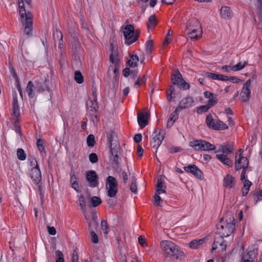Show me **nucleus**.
<instances>
[{"instance_id": "obj_5", "label": "nucleus", "mask_w": 262, "mask_h": 262, "mask_svg": "<svg viewBox=\"0 0 262 262\" xmlns=\"http://www.w3.org/2000/svg\"><path fill=\"white\" fill-rule=\"evenodd\" d=\"M206 123L209 128L214 130H224L228 128V125L223 121L219 119H213L211 114L207 116Z\"/></svg>"}, {"instance_id": "obj_31", "label": "nucleus", "mask_w": 262, "mask_h": 262, "mask_svg": "<svg viewBox=\"0 0 262 262\" xmlns=\"http://www.w3.org/2000/svg\"><path fill=\"white\" fill-rule=\"evenodd\" d=\"M138 61L139 58L137 55H132L130 56V59L127 62V64L129 67L134 68L137 66Z\"/></svg>"}, {"instance_id": "obj_3", "label": "nucleus", "mask_w": 262, "mask_h": 262, "mask_svg": "<svg viewBox=\"0 0 262 262\" xmlns=\"http://www.w3.org/2000/svg\"><path fill=\"white\" fill-rule=\"evenodd\" d=\"M233 219L230 222L221 219L219 223L216 224V233L222 236L227 237L232 233L235 229V224L233 223Z\"/></svg>"}, {"instance_id": "obj_40", "label": "nucleus", "mask_w": 262, "mask_h": 262, "mask_svg": "<svg viewBox=\"0 0 262 262\" xmlns=\"http://www.w3.org/2000/svg\"><path fill=\"white\" fill-rule=\"evenodd\" d=\"M172 95H173L174 96L176 95L175 86L174 85H171L169 90L167 91V98L169 101H172Z\"/></svg>"}, {"instance_id": "obj_20", "label": "nucleus", "mask_w": 262, "mask_h": 262, "mask_svg": "<svg viewBox=\"0 0 262 262\" xmlns=\"http://www.w3.org/2000/svg\"><path fill=\"white\" fill-rule=\"evenodd\" d=\"M235 183V178L231 174H227L223 179V185L226 188L231 189L234 187Z\"/></svg>"}, {"instance_id": "obj_39", "label": "nucleus", "mask_w": 262, "mask_h": 262, "mask_svg": "<svg viewBox=\"0 0 262 262\" xmlns=\"http://www.w3.org/2000/svg\"><path fill=\"white\" fill-rule=\"evenodd\" d=\"M74 79L76 82L79 84H81L83 82V77L81 72L79 71H75Z\"/></svg>"}, {"instance_id": "obj_44", "label": "nucleus", "mask_w": 262, "mask_h": 262, "mask_svg": "<svg viewBox=\"0 0 262 262\" xmlns=\"http://www.w3.org/2000/svg\"><path fill=\"white\" fill-rule=\"evenodd\" d=\"M91 202L93 207H96L102 203V201L100 198L93 196L91 199Z\"/></svg>"}, {"instance_id": "obj_33", "label": "nucleus", "mask_w": 262, "mask_h": 262, "mask_svg": "<svg viewBox=\"0 0 262 262\" xmlns=\"http://www.w3.org/2000/svg\"><path fill=\"white\" fill-rule=\"evenodd\" d=\"M220 13L224 18H229L231 17V10L228 7H222L220 10Z\"/></svg>"}, {"instance_id": "obj_27", "label": "nucleus", "mask_w": 262, "mask_h": 262, "mask_svg": "<svg viewBox=\"0 0 262 262\" xmlns=\"http://www.w3.org/2000/svg\"><path fill=\"white\" fill-rule=\"evenodd\" d=\"M187 33L191 39L196 40L201 37L202 34V30L201 28L190 30V31H186Z\"/></svg>"}, {"instance_id": "obj_53", "label": "nucleus", "mask_w": 262, "mask_h": 262, "mask_svg": "<svg viewBox=\"0 0 262 262\" xmlns=\"http://www.w3.org/2000/svg\"><path fill=\"white\" fill-rule=\"evenodd\" d=\"M154 199H155V204L158 206H161V205L162 204V200H161V198L159 196V194L158 193V194H156L154 195Z\"/></svg>"}, {"instance_id": "obj_64", "label": "nucleus", "mask_w": 262, "mask_h": 262, "mask_svg": "<svg viewBox=\"0 0 262 262\" xmlns=\"http://www.w3.org/2000/svg\"><path fill=\"white\" fill-rule=\"evenodd\" d=\"M77 178L76 176V175L74 173L71 172L70 173V183H71V184H72L73 183L77 182Z\"/></svg>"}, {"instance_id": "obj_62", "label": "nucleus", "mask_w": 262, "mask_h": 262, "mask_svg": "<svg viewBox=\"0 0 262 262\" xmlns=\"http://www.w3.org/2000/svg\"><path fill=\"white\" fill-rule=\"evenodd\" d=\"M15 82L16 84L17 89L18 90V91L19 92L20 96L21 97H23V92H22V90L21 89L20 84V82H19L18 78H16L15 79Z\"/></svg>"}, {"instance_id": "obj_29", "label": "nucleus", "mask_w": 262, "mask_h": 262, "mask_svg": "<svg viewBox=\"0 0 262 262\" xmlns=\"http://www.w3.org/2000/svg\"><path fill=\"white\" fill-rule=\"evenodd\" d=\"M156 187L157 192L159 194L165 192L166 187L164 186V181L162 178L158 179Z\"/></svg>"}, {"instance_id": "obj_45", "label": "nucleus", "mask_w": 262, "mask_h": 262, "mask_svg": "<svg viewBox=\"0 0 262 262\" xmlns=\"http://www.w3.org/2000/svg\"><path fill=\"white\" fill-rule=\"evenodd\" d=\"M211 107V106L208 103H207L206 105H202L198 107L197 108V113L199 114L205 113L207 112L208 110Z\"/></svg>"}, {"instance_id": "obj_49", "label": "nucleus", "mask_w": 262, "mask_h": 262, "mask_svg": "<svg viewBox=\"0 0 262 262\" xmlns=\"http://www.w3.org/2000/svg\"><path fill=\"white\" fill-rule=\"evenodd\" d=\"M101 227L103 230V233L106 235L108 233V226L107 222L105 220H102L101 222Z\"/></svg>"}, {"instance_id": "obj_34", "label": "nucleus", "mask_w": 262, "mask_h": 262, "mask_svg": "<svg viewBox=\"0 0 262 262\" xmlns=\"http://www.w3.org/2000/svg\"><path fill=\"white\" fill-rule=\"evenodd\" d=\"M204 243V239L201 238L193 240L189 243V247L193 249L199 248Z\"/></svg>"}, {"instance_id": "obj_42", "label": "nucleus", "mask_w": 262, "mask_h": 262, "mask_svg": "<svg viewBox=\"0 0 262 262\" xmlns=\"http://www.w3.org/2000/svg\"><path fill=\"white\" fill-rule=\"evenodd\" d=\"M146 79L147 78L145 75H144L142 77L138 78L134 84V86L136 88L140 86L141 85L145 83Z\"/></svg>"}, {"instance_id": "obj_18", "label": "nucleus", "mask_w": 262, "mask_h": 262, "mask_svg": "<svg viewBox=\"0 0 262 262\" xmlns=\"http://www.w3.org/2000/svg\"><path fill=\"white\" fill-rule=\"evenodd\" d=\"M30 176L33 182L38 184L41 180V174L39 167L31 168L29 171Z\"/></svg>"}, {"instance_id": "obj_60", "label": "nucleus", "mask_w": 262, "mask_h": 262, "mask_svg": "<svg viewBox=\"0 0 262 262\" xmlns=\"http://www.w3.org/2000/svg\"><path fill=\"white\" fill-rule=\"evenodd\" d=\"M181 150L182 148L180 147H171L168 149V151L170 154L178 152Z\"/></svg>"}, {"instance_id": "obj_37", "label": "nucleus", "mask_w": 262, "mask_h": 262, "mask_svg": "<svg viewBox=\"0 0 262 262\" xmlns=\"http://www.w3.org/2000/svg\"><path fill=\"white\" fill-rule=\"evenodd\" d=\"M34 88V85L32 81H30L27 84L26 88V92L28 93V96L30 98H33L34 96L33 94V89Z\"/></svg>"}, {"instance_id": "obj_2", "label": "nucleus", "mask_w": 262, "mask_h": 262, "mask_svg": "<svg viewBox=\"0 0 262 262\" xmlns=\"http://www.w3.org/2000/svg\"><path fill=\"white\" fill-rule=\"evenodd\" d=\"M161 246L167 256L175 257L176 259L184 256V252L174 243L170 241H163L160 243Z\"/></svg>"}, {"instance_id": "obj_24", "label": "nucleus", "mask_w": 262, "mask_h": 262, "mask_svg": "<svg viewBox=\"0 0 262 262\" xmlns=\"http://www.w3.org/2000/svg\"><path fill=\"white\" fill-rule=\"evenodd\" d=\"M12 109H13V116L14 117L20 116L19 106L18 103L17 94L16 92L13 95Z\"/></svg>"}, {"instance_id": "obj_23", "label": "nucleus", "mask_w": 262, "mask_h": 262, "mask_svg": "<svg viewBox=\"0 0 262 262\" xmlns=\"http://www.w3.org/2000/svg\"><path fill=\"white\" fill-rule=\"evenodd\" d=\"M233 150V143H227L224 145H220L219 147V150L216 152H222V154H225V155H228L231 153Z\"/></svg>"}, {"instance_id": "obj_28", "label": "nucleus", "mask_w": 262, "mask_h": 262, "mask_svg": "<svg viewBox=\"0 0 262 262\" xmlns=\"http://www.w3.org/2000/svg\"><path fill=\"white\" fill-rule=\"evenodd\" d=\"M216 158L224 165L229 167H232L233 162L232 160L227 157V155L224 154H216Z\"/></svg>"}, {"instance_id": "obj_56", "label": "nucleus", "mask_w": 262, "mask_h": 262, "mask_svg": "<svg viewBox=\"0 0 262 262\" xmlns=\"http://www.w3.org/2000/svg\"><path fill=\"white\" fill-rule=\"evenodd\" d=\"M29 160L30 161V166L32 167V168L39 167V166L37 164V162L35 158H29Z\"/></svg>"}, {"instance_id": "obj_57", "label": "nucleus", "mask_w": 262, "mask_h": 262, "mask_svg": "<svg viewBox=\"0 0 262 262\" xmlns=\"http://www.w3.org/2000/svg\"><path fill=\"white\" fill-rule=\"evenodd\" d=\"M91 241L93 243L96 244L98 242V237L96 233L92 231L91 232Z\"/></svg>"}, {"instance_id": "obj_63", "label": "nucleus", "mask_w": 262, "mask_h": 262, "mask_svg": "<svg viewBox=\"0 0 262 262\" xmlns=\"http://www.w3.org/2000/svg\"><path fill=\"white\" fill-rule=\"evenodd\" d=\"M47 228H48V232L50 235H54L56 234V231L55 228L54 227H50V226H48L47 227Z\"/></svg>"}, {"instance_id": "obj_22", "label": "nucleus", "mask_w": 262, "mask_h": 262, "mask_svg": "<svg viewBox=\"0 0 262 262\" xmlns=\"http://www.w3.org/2000/svg\"><path fill=\"white\" fill-rule=\"evenodd\" d=\"M205 98H208L207 103L211 107L215 105L218 102L217 95L209 91H205L204 93Z\"/></svg>"}, {"instance_id": "obj_41", "label": "nucleus", "mask_w": 262, "mask_h": 262, "mask_svg": "<svg viewBox=\"0 0 262 262\" xmlns=\"http://www.w3.org/2000/svg\"><path fill=\"white\" fill-rule=\"evenodd\" d=\"M157 24V19L155 15H151L148 18V27H154Z\"/></svg>"}, {"instance_id": "obj_61", "label": "nucleus", "mask_w": 262, "mask_h": 262, "mask_svg": "<svg viewBox=\"0 0 262 262\" xmlns=\"http://www.w3.org/2000/svg\"><path fill=\"white\" fill-rule=\"evenodd\" d=\"M242 171L241 174V180L243 182L245 180H248L246 179V173L248 170V167H246V168H242Z\"/></svg>"}, {"instance_id": "obj_1", "label": "nucleus", "mask_w": 262, "mask_h": 262, "mask_svg": "<svg viewBox=\"0 0 262 262\" xmlns=\"http://www.w3.org/2000/svg\"><path fill=\"white\" fill-rule=\"evenodd\" d=\"M18 2L24 33L28 37L31 36L33 30L32 14L30 12H26L23 0H18Z\"/></svg>"}, {"instance_id": "obj_17", "label": "nucleus", "mask_w": 262, "mask_h": 262, "mask_svg": "<svg viewBox=\"0 0 262 262\" xmlns=\"http://www.w3.org/2000/svg\"><path fill=\"white\" fill-rule=\"evenodd\" d=\"M98 108L97 101L90 100L87 102V112L90 116L96 118V112Z\"/></svg>"}, {"instance_id": "obj_35", "label": "nucleus", "mask_w": 262, "mask_h": 262, "mask_svg": "<svg viewBox=\"0 0 262 262\" xmlns=\"http://www.w3.org/2000/svg\"><path fill=\"white\" fill-rule=\"evenodd\" d=\"M243 182L244 185L242 188V195L243 196H246L249 192L252 183L249 180H245Z\"/></svg>"}, {"instance_id": "obj_58", "label": "nucleus", "mask_w": 262, "mask_h": 262, "mask_svg": "<svg viewBox=\"0 0 262 262\" xmlns=\"http://www.w3.org/2000/svg\"><path fill=\"white\" fill-rule=\"evenodd\" d=\"M138 242L142 247H146L147 246L145 239L142 236L138 237Z\"/></svg>"}, {"instance_id": "obj_55", "label": "nucleus", "mask_w": 262, "mask_h": 262, "mask_svg": "<svg viewBox=\"0 0 262 262\" xmlns=\"http://www.w3.org/2000/svg\"><path fill=\"white\" fill-rule=\"evenodd\" d=\"M35 89L38 93H40L45 90L44 87L42 83L39 82H36Z\"/></svg>"}, {"instance_id": "obj_32", "label": "nucleus", "mask_w": 262, "mask_h": 262, "mask_svg": "<svg viewBox=\"0 0 262 262\" xmlns=\"http://www.w3.org/2000/svg\"><path fill=\"white\" fill-rule=\"evenodd\" d=\"M109 142L110 148L112 156H116V155H118V152L120 148L119 146L116 145L114 146H113V143L112 136H110L109 138Z\"/></svg>"}, {"instance_id": "obj_7", "label": "nucleus", "mask_w": 262, "mask_h": 262, "mask_svg": "<svg viewBox=\"0 0 262 262\" xmlns=\"http://www.w3.org/2000/svg\"><path fill=\"white\" fill-rule=\"evenodd\" d=\"M105 184L107 196L115 197L118 191V183L116 178L113 176L107 177Z\"/></svg>"}, {"instance_id": "obj_4", "label": "nucleus", "mask_w": 262, "mask_h": 262, "mask_svg": "<svg viewBox=\"0 0 262 262\" xmlns=\"http://www.w3.org/2000/svg\"><path fill=\"white\" fill-rule=\"evenodd\" d=\"M139 33L138 30H134L132 25H126L123 31L125 44L130 45L136 41L139 38Z\"/></svg>"}, {"instance_id": "obj_10", "label": "nucleus", "mask_w": 262, "mask_h": 262, "mask_svg": "<svg viewBox=\"0 0 262 262\" xmlns=\"http://www.w3.org/2000/svg\"><path fill=\"white\" fill-rule=\"evenodd\" d=\"M171 81L174 85H178L181 89L188 90L190 88V84L187 83L182 78V75L179 70L171 75Z\"/></svg>"}, {"instance_id": "obj_43", "label": "nucleus", "mask_w": 262, "mask_h": 262, "mask_svg": "<svg viewBox=\"0 0 262 262\" xmlns=\"http://www.w3.org/2000/svg\"><path fill=\"white\" fill-rule=\"evenodd\" d=\"M130 190L132 192L135 193H136L137 191L136 180L134 176H132V181L131 184L130 185Z\"/></svg>"}, {"instance_id": "obj_14", "label": "nucleus", "mask_w": 262, "mask_h": 262, "mask_svg": "<svg viewBox=\"0 0 262 262\" xmlns=\"http://www.w3.org/2000/svg\"><path fill=\"white\" fill-rule=\"evenodd\" d=\"M224 237L221 235L218 236H216L214 238V242L212 244V250H215L217 248H219L221 250L224 251L226 250L227 243L226 242L224 239Z\"/></svg>"}, {"instance_id": "obj_12", "label": "nucleus", "mask_w": 262, "mask_h": 262, "mask_svg": "<svg viewBox=\"0 0 262 262\" xmlns=\"http://www.w3.org/2000/svg\"><path fill=\"white\" fill-rule=\"evenodd\" d=\"M162 130H160L157 133V130L155 129L152 135L150 145L156 149V152L164 139V136L162 135Z\"/></svg>"}, {"instance_id": "obj_47", "label": "nucleus", "mask_w": 262, "mask_h": 262, "mask_svg": "<svg viewBox=\"0 0 262 262\" xmlns=\"http://www.w3.org/2000/svg\"><path fill=\"white\" fill-rule=\"evenodd\" d=\"M17 158L19 160L23 161L26 158V154L22 148H18L17 150Z\"/></svg>"}, {"instance_id": "obj_26", "label": "nucleus", "mask_w": 262, "mask_h": 262, "mask_svg": "<svg viewBox=\"0 0 262 262\" xmlns=\"http://www.w3.org/2000/svg\"><path fill=\"white\" fill-rule=\"evenodd\" d=\"M79 206L81 208V209L82 210L85 219L87 220V222H88L89 225L90 226L91 223L89 221V217L86 213V203L85 199L82 195H80V196H79Z\"/></svg>"}, {"instance_id": "obj_25", "label": "nucleus", "mask_w": 262, "mask_h": 262, "mask_svg": "<svg viewBox=\"0 0 262 262\" xmlns=\"http://www.w3.org/2000/svg\"><path fill=\"white\" fill-rule=\"evenodd\" d=\"M200 28H201V27L199 21L196 18H193L187 21L186 31H190L193 29H198Z\"/></svg>"}, {"instance_id": "obj_59", "label": "nucleus", "mask_w": 262, "mask_h": 262, "mask_svg": "<svg viewBox=\"0 0 262 262\" xmlns=\"http://www.w3.org/2000/svg\"><path fill=\"white\" fill-rule=\"evenodd\" d=\"M254 200H255L256 203L258 201L262 200V191L255 193L254 194Z\"/></svg>"}, {"instance_id": "obj_11", "label": "nucleus", "mask_w": 262, "mask_h": 262, "mask_svg": "<svg viewBox=\"0 0 262 262\" xmlns=\"http://www.w3.org/2000/svg\"><path fill=\"white\" fill-rule=\"evenodd\" d=\"M258 253L257 249H253L243 252L241 262H258L257 258Z\"/></svg>"}, {"instance_id": "obj_19", "label": "nucleus", "mask_w": 262, "mask_h": 262, "mask_svg": "<svg viewBox=\"0 0 262 262\" xmlns=\"http://www.w3.org/2000/svg\"><path fill=\"white\" fill-rule=\"evenodd\" d=\"M149 113L140 112L137 114L138 122L141 128L145 127L148 124Z\"/></svg>"}, {"instance_id": "obj_8", "label": "nucleus", "mask_w": 262, "mask_h": 262, "mask_svg": "<svg viewBox=\"0 0 262 262\" xmlns=\"http://www.w3.org/2000/svg\"><path fill=\"white\" fill-rule=\"evenodd\" d=\"M190 146L198 150H214L216 147L205 140H196L190 142Z\"/></svg>"}, {"instance_id": "obj_48", "label": "nucleus", "mask_w": 262, "mask_h": 262, "mask_svg": "<svg viewBox=\"0 0 262 262\" xmlns=\"http://www.w3.org/2000/svg\"><path fill=\"white\" fill-rule=\"evenodd\" d=\"M204 76L210 79L218 80V74L210 72H205Z\"/></svg>"}, {"instance_id": "obj_9", "label": "nucleus", "mask_w": 262, "mask_h": 262, "mask_svg": "<svg viewBox=\"0 0 262 262\" xmlns=\"http://www.w3.org/2000/svg\"><path fill=\"white\" fill-rule=\"evenodd\" d=\"M238 152L239 154L237 152L235 157L234 167L236 171L241 169L242 168H246L249 165L248 159L243 155L244 150L242 149H239Z\"/></svg>"}, {"instance_id": "obj_51", "label": "nucleus", "mask_w": 262, "mask_h": 262, "mask_svg": "<svg viewBox=\"0 0 262 262\" xmlns=\"http://www.w3.org/2000/svg\"><path fill=\"white\" fill-rule=\"evenodd\" d=\"M36 145L39 151L43 152L45 150V148L43 145V141L41 139H37Z\"/></svg>"}, {"instance_id": "obj_15", "label": "nucleus", "mask_w": 262, "mask_h": 262, "mask_svg": "<svg viewBox=\"0 0 262 262\" xmlns=\"http://www.w3.org/2000/svg\"><path fill=\"white\" fill-rule=\"evenodd\" d=\"M184 170L189 173H191L196 178L201 180L202 177V171L195 165H189L183 167Z\"/></svg>"}, {"instance_id": "obj_6", "label": "nucleus", "mask_w": 262, "mask_h": 262, "mask_svg": "<svg viewBox=\"0 0 262 262\" xmlns=\"http://www.w3.org/2000/svg\"><path fill=\"white\" fill-rule=\"evenodd\" d=\"M110 50L111 53L110 56V60L112 63L114 64L113 72L114 76L116 78L119 75L120 68L118 51L113 43H110Z\"/></svg>"}, {"instance_id": "obj_13", "label": "nucleus", "mask_w": 262, "mask_h": 262, "mask_svg": "<svg viewBox=\"0 0 262 262\" xmlns=\"http://www.w3.org/2000/svg\"><path fill=\"white\" fill-rule=\"evenodd\" d=\"M251 85V81L248 79L244 83L242 91L240 94V96L243 102H247L249 100L251 96L250 87Z\"/></svg>"}, {"instance_id": "obj_21", "label": "nucleus", "mask_w": 262, "mask_h": 262, "mask_svg": "<svg viewBox=\"0 0 262 262\" xmlns=\"http://www.w3.org/2000/svg\"><path fill=\"white\" fill-rule=\"evenodd\" d=\"M194 102L192 97L188 96L183 98L179 103V106L177 107V110H183L192 106Z\"/></svg>"}, {"instance_id": "obj_30", "label": "nucleus", "mask_w": 262, "mask_h": 262, "mask_svg": "<svg viewBox=\"0 0 262 262\" xmlns=\"http://www.w3.org/2000/svg\"><path fill=\"white\" fill-rule=\"evenodd\" d=\"M178 110H177L176 108L175 111L170 115L169 118H168V120L167 121V127H171L173 125L175 121L178 118Z\"/></svg>"}, {"instance_id": "obj_50", "label": "nucleus", "mask_w": 262, "mask_h": 262, "mask_svg": "<svg viewBox=\"0 0 262 262\" xmlns=\"http://www.w3.org/2000/svg\"><path fill=\"white\" fill-rule=\"evenodd\" d=\"M57 257L56 262H64L63 255L61 251L60 250H57L55 253Z\"/></svg>"}, {"instance_id": "obj_54", "label": "nucleus", "mask_w": 262, "mask_h": 262, "mask_svg": "<svg viewBox=\"0 0 262 262\" xmlns=\"http://www.w3.org/2000/svg\"><path fill=\"white\" fill-rule=\"evenodd\" d=\"M89 160L91 163H95L98 162V156L95 153H91L89 155Z\"/></svg>"}, {"instance_id": "obj_38", "label": "nucleus", "mask_w": 262, "mask_h": 262, "mask_svg": "<svg viewBox=\"0 0 262 262\" xmlns=\"http://www.w3.org/2000/svg\"><path fill=\"white\" fill-rule=\"evenodd\" d=\"M13 126L16 133L21 135L20 127L19 125V116L14 117Z\"/></svg>"}, {"instance_id": "obj_36", "label": "nucleus", "mask_w": 262, "mask_h": 262, "mask_svg": "<svg viewBox=\"0 0 262 262\" xmlns=\"http://www.w3.org/2000/svg\"><path fill=\"white\" fill-rule=\"evenodd\" d=\"M248 64L247 61L239 62L238 63L231 67L233 71H238L244 69Z\"/></svg>"}, {"instance_id": "obj_46", "label": "nucleus", "mask_w": 262, "mask_h": 262, "mask_svg": "<svg viewBox=\"0 0 262 262\" xmlns=\"http://www.w3.org/2000/svg\"><path fill=\"white\" fill-rule=\"evenodd\" d=\"M88 146L89 147H93L95 144V137L93 135H89L86 139Z\"/></svg>"}, {"instance_id": "obj_52", "label": "nucleus", "mask_w": 262, "mask_h": 262, "mask_svg": "<svg viewBox=\"0 0 262 262\" xmlns=\"http://www.w3.org/2000/svg\"><path fill=\"white\" fill-rule=\"evenodd\" d=\"M153 49V42L152 40H148L146 42V51L151 53Z\"/></svg>"}, {"instance_id": "obj_16", "label": "nucleus", "mask_w": 262, "mask_h": 262, "mask_svg": "<svg viewBox=\"0 0 262 262\" xmlns=\"http://www.w3.org/2000/svg\"><path fill=\"white\" fill-rule=\"evenodd\" d=\"M86 180L89 182L90 186L95 187L98 185V176L94 170H90L86 172Z\"/></svg>"}]
</instances>
